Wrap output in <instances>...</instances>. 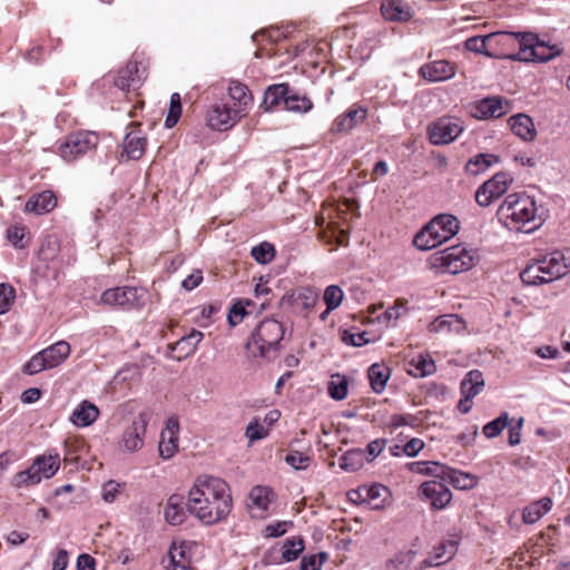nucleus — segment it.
Segmentation results:
<instances>
[{"instance_id":"18","label":"nucleus","mask_w":570,"mask_h":570,"mask_svg":"<svg viewBox=\"0 0 570 570\" xmlns=\"http://www.w3.org/2000/svg\"><path fill=\"white\" fill-rule=\"evenodd\" d=\"M419 73L430 82L445 81L454 77L455 66L446 60H436L423 65Z\"/></svg>"},{"instance_id":"36","label":"nucleus","mask_w":570,"mask_h":570,"mask_svg":"<svg viewBox=\"0 0 570 570\" xmlns=\"http://www.w3.org/2000/svg\"><path fill=\"white\" fill-rule=\"evenodd\" d=\"M465 328L463 320L455 314L440 316L430 325L433 332L461 333Z\"/></svg>"},{"instance_id":"5","label":"nucleus","mask_w":570,"mask_h":570,"mask_svg":"<svg viewBox=\"0 0 570 570\" xmlns=\"http://www.w3.org/2000/svg\"><path fill=\"white\" fill-rule=\"evenodd\" d=\"M459 228L460 223L455 216L440 214L415 235L413 243L420 250H430L455 236Z\"/></svg>"},{"instance_id":"50","label":"nucleus","mask_w":570,"mask_h":570,"mask_svg":"<svg viewBox=\"0 0 570 570\" xmlns=\"http://www.w3.org/2000/svg\"><path fill=\"white\" fill-rule=\"evenodd\" d=\"M26 227L20 225L10 226L7 229L8 240L17 248H24L27 246Z\"/></svg>"},{"instance_id":"47","label":"nucleus","mask_w":570,"mask_h":570,"mask_svg":"<svg viewBox=\"0 0 570 570\" xmlns=\"http://www.w3.org/2000/svg\"><path fill=\"white\" fill-rule=\"evenodd\" d=\"M313 108V102L306 96L288 95L285 99V109L295 112H307Z\"/></svg>"},{"instance_id":"56","label":"nucleus","mask_w":570,"mask_h":570,"mask_svg":"<svg viewBox=\"0 0 570 570\" xmlns=\"http://www.w3.org/2000/svg\"><path fill=\"white\" fill-rule=\"evenodd\" d=\"M268 434V431L259 424V422L256 420L254 422H250L247 428L245 435L249 440V442L259 441L264 438H266Z\"/></svg>"},{"instance_id":"60","label":"nucleus","mask_w":570,"mask_h":570,"mask_svg":"<svg viewBox=\"0 0 570 570\" xmlns=\"http://www.w3.org/2000/svg\"><path fill=\"white\" fill-rule=\"evenodd\" d=\"M385 445H386L385 439H376V440L371 441L367 444L366 451H365L366 461L371 462L376 456H379L382 453V451L384 450Z\"/></svg>"},{"instance_id":"43","label":"nucleus","mask_w":570,"mask_h":570,"mask_svg":"<svg viewBox=\"0 0 570 570\" xmlns=\"http://www.w3.org/2000/svg\"><path fill=\"white\" fill-rule=\"evenodd\" d=\"M365 494L367 503L372 504L373 509H380L385 498L389 497L390 491L382 484H373L365 487Z\"/></svg>"},{"instance_id":"17","label":"nucleus","mask_w":570,"mask_h":570,"mask_svg":"<svg viewBox=\"0 0 570 570\" xmlns=\"http://www.w3.org/2000/svg\"><path fill=\"white\" fill-rule=\"evenodd\" d=\"M510 110V102L498 96L487 97L475 104L473 116L478 119L500 118Z\"/></svg>"},{"instance_id":"6","label":"nucleus","mask_w":570,"mask_h":570,"mask_svg":"<svg viewBox=\"0 0 570 570\" xmlns=\"http://www.w3.org/2000/svg\"><path fill=\"white\" fill-rule=\"evenodd\" d=\"M511 36H513L520 45L519 52L511 57L513 60L547 62L561 53V49L539 40L535 33L511 32Z\"/></svg>"},{"instance_id":"22","label":"nucleus","mask_w":570,"mask_h":570,"mask_svg":"<svg viewBox=\"0 0 570 570\" xmlns=\"http://www.w3.org/2000/svg\"><path fill=\"white\" fill-rule=\"evenodd\" d=\"M381 13L387 21L406 22L412 18L411 8L401 0L383 1Z\"/></svg>"},{"instance_id":"41","label":"nucleus","mask_w":570,"mask_h":570,"mask_svg":"<svg viewBox=\"0 0 570 570\" xmlns=\"http://www.w3.org/2000/svg\"><path fill=\"white\" fill-rule=\"evenodd\" d=\"M304 550V540L301 537L287 538L282 549V561L291 562L296 560Z\"/></svg>"},{"instance_id":"57","label":"nucleus","mask_w":570,"mask_h":570,"mask_svg":"<svg viewBox=\"0 0 570 570\" xmlns=\"http://www.w3.org/2000/svg\"><path fill=\"white\" fill-rule=\"evenodd\" d=\"M491 37V35L487 37H471L465 40V48L469 51L475 53H485L490 56L487 51V40Z\"/></svg>"},{"instance_id":"34","label":"nucleus","mask_w":570,"mask_h":570,"mask_svg":"<svg viewBox=\"0 0 570 570\" xmlns=\"http://www.w3.org/2000/svg\"><path fill=\"white\" fill-rule=\"evenodd\" d=\"M42 459H35L29 469L16 473L12 478V485L16 488H23L40 483L42 479L39 473L38 465L42 463Z\"/></svg>"},{"instance_id":"63","label":"nucleus","mask_w":570,"mask_h":570,"mask_svg":"<svg viewBox=\"0 0 570 570\" xmlns=\"http://www.w3.org/2000/svg\"><path fill=\"white\" fill-rule=\"evenodd\" d=\"M203 282V273L200 269L194 271L181 282V287L186 291H193Z\"/></svg>"},{"instance_id":"33","label":"nucleus","mask_w":570,"mask_h":570,"mask_svg":"<svg viewBox=\"0 0 570 570\" xmlns=\"http://www.w3.org/2000/svg\"><path fill=\"white\" fill-rule=\"evenodd\" d=\"M70 345L66 341H59L49 347L42 350L45 360L49 368L60 365L70 354Z\"/></svg>"},{"instance_id":"58","label":"nucleus","mask_w":570,"mask_h":570,"mask_svg":"<svg viewBox=\"0 0 570 570\" xmlns=\"http://www.w3.org/2000/svg\"><path fill=\"white\" fill-rule=\"evenodd\" d=\"M285 462L296 470L305 469L308 465L309 458L301 452H291L285 456Z\"/></svg>"},{"instance_id":"64","label":"nucleus","mask_w":570,"mask_h":570,"mask_svg":"<svg viewBox=\"0 0 570 570\" xmlns=\"http://www.w3.org/2000/svg\"><path fill=\"white\" fill-rule=\"evenodd\" d=\"M423 446L424 442L421 439L414 438L403 445V453L407 456H416Z\"/></svg>"},{"instance_id":"54","label":"nucleus","mask_w":570,"mask_h":570,"mask_svg":"<svg viewBox=\"0 0 570 570\" xmlns=\"http://www.w3.org/2000/svg\"><path fill=\"white\" fill-rule=\"evenodd\" d=\"M420 424V419L413 414H393L390 419V426L397 429L401 426L415 428Z\"/></svg>"},{"instance_id":"11","label":"nucleus","mask_w":570,"mask_h":570,"mask_svg":"<svg viewBox=\"0 0 570 570\" xmlns=\"http://www.w3.org/2000/svg\"><path fill=\"white\" fill-rule=\"evenodd\" d=\"M512 181L513 178L505 171L495 174L476 189L475 202L482 207L489 206L507 193Z\"/></svg>"},{"instance_id":"23","label":"nucleus","mask_w":570,"mask_h":570,"mask_svg":"<svg viewBox=\"0 0 570 570\" xmlns=\"http://www.w3.org/2000/svg\"><path fill=\"white\" fill-rule=\"evenodd\" d=\"M99 416V409L91 402L83 400L72 411L70 422L77 428L91 425Z\"/></svg>"},{"instance_id":"62","label":"nucleus","mask_w":570,"mask_h":570,"mask_svg":"<svg viewBox=\"0 0 570 570\" xmlns=\"http://www.w3.org/2000/svg\"><path fill=\"white\" fill-rule=\"evenodd\" d=\"M120 483L114 480H110L107 483H105L102 488V499L108 503L114 502L116 500L117 494L120 491Z\"/></svg>"},{"instance_id":"44","label":"nucleus","mask_w":570,"mask_h":570,"mask_svg":"<svg viewBox=\"0 0 570 570\" xmlns=\"http://www.w3.org/2000/svg\"><path fill=\"white\" fill-rule=\"evenodd\" d=\"M509 414L507 412L501 413L497 419L490 421L483 426V434L488 439L497 438L509 424Z\"/></svg>"},{"instance_id":"48","label":"nucleus","mask_w":570,"mask_h":570,"mask_svg":"<svg viewBox=\"0 0 570 570\" xmlns=\"http://www.w3.org/2000/svg\"><path fill=\"white\" fill-rule=\"evenodd\" d=\"M344 298L343 289L337 285H330L324 291L323 299L327 306V311L337 308Z\"/></svg>"},{"instance_id":"40","label":"nucleus","mask_w":570,"mask_h":570,"mask_svg":"<svg viewBox=\"0 0 570 570\" xmlns=\"http://www.w3.org/2000/svg\"><path fill=\"white\" fill-rule=\"evenodd\" d=\"M328 395L336 401H342L348 393V380L345 375L333 374L327 384Z\"/></svg>"},{"instance_id":"9","label":"nucleus","mask_w":570,"mask_h":570,"mask_svg":"<svg viewBox=\"0 0 570 570\" xmlns=\"http://www.w3.org/2000/svg\"><path fill=\"white\" fill-rule=\"evenodd\" d=\"M99 138L94 131H77L67 136L65 142L60 145V155L63 160L70 163L78 157L96 148Z\"/></svg>"},{"instance_id":"2","label":"nucleus","mask_w":570,"mask_h":570,"mask_svg":"<svg viewBox=\"0 0 570 570\" xmlns=\"http://www.w3.org/2000/svg\"><path fill=\"white\" fill-rule=\"evenodd\" d=\"M497 217L509 229L521 230L530 225L527 232L533 230L543 222L535 199L525 193L509 194L499 206Z\"/></svg>"},{"instance_id":"19","label":"nucleus","mask_w":570,"mask_h":570,"mask_svg":"<svg viewBox=\"0 0 570 570\" xmlns=\"http://www.w3.org/2000/svg\"><path fill=\"white\" fill-rule=\"evenodd\" d=\"M367 116V109L362 106H352L348 110L338 116L332 126L333 132L345 134L357 125L362 124Z\"/></svg>"},{"instance_id":"12","label":"nucleus","mask_w":570,"mask_h":570,"mask_svg":"<svg viewBox=\"0 0 570 570\" xmlns=\"http://www.w3.org/2000/svg\"><path fill=\"white\" fill-rule=\"evenodd\" d=\"M142 296V292L139 293L137 287L122 286L106 289L101 294L100 301L112 307L134 308L140 305Z\"/></svg>"},{"instance_id":"8","label":"nucleus","mask_w":570,"mask_h":570,"mask_svg":"<svg viewBox=\"0 0 570 570\" xmlns=\"http://www.w3.org/2000/svg\"><path fill=\"white\" fill-rule=\"evenodd\" d=\"M464 130L463 121L452 116H443L428 126V137L432 145L453 142Z\"/></svg>"},{"instance_id":"31","label":"nucleus","mask_w":570,"mask_h":570,"mask_svg":"<svg viewBox=\"0 0 570 570\" xmlns=\"http://www.w3.org/2000/svg\"><path fill=\"white\" fill-rule=\"evenodd\" d=\"M444 482L450 483L459 490H471L478 485L479 478L472 473L449 466Z\"/></svg>"},{"instance_id":"37","label":"nucleus","mask_w":570,"mask_h":570,"mask_svg":"<svg viewBox=\"0 0 570 570\" xmlns=\"http://www.w3.org/2000/svg\"><path fill=\"white\" fill-rule=\"evenodd\" d=\"M203 337L204 334L200 331L193 330L188 335L183 336L175 343L173 351L178 352V358L187 357L196 351V347Z\"/></svg>"},{"instance_id":"52","label":"nucleus","mask_w":570,"mask_h":570,"mask_svg":"<svg viewBox=\"0 0 570 570\" xmlns=\"http://www.w3.org/2000/svg\"><path fill=\"white\" fill-rule=\"evenodd\" d=\"M449 466L436 461H425L424 475L433 476L434 480L445 481Z\"/></svg>"},{"instance_id":"53","label":"nucleus","mask_w":570,"mask_h":570,"mask_svg":"<svg viewBox=\"0 0 570 570\" xmlns=\"http://www.w3.org/2000/svg\"><path fill=\"white\" fill-rule=\"evenodd\" d=\"M16 298V291L12 286L0 284V315L9 311Z\"/></svg>"},{"instance_id":"46","label":"nucleus","mask_w":570,"mask_h":570,"mask_svg":"<svg viewBox=\"0 0 570 570\" xmlns=\"http://www.w3.org/2000/svg\"><path fill=\"white\" fill-rule=\"evenodd\" d=\"M250 256L258 263V264H267L269 263L274 256H275V247L273 244L268 242H263L257 246H254L250 250Z\"/></svg>"},{"instance_id":"25","label":"nucleus","mask_w":570,"mask_h":570,"mask_svg":"<svg viewBox=\"0 0 570 570\" xmlns=\"http://www.w3.org/2000/svg\"><path fill=\"white\" fill-rule=\"evenodd\" d=\"M509 125L514 135L524 141H532L537 137L533 120L525 114H518L509 118Z\"/></svg>"},{"instance_id":"3","label":"nucleus","mask_w":570,"mask_h":570,"mask_svg":"<svg viewBox=\"0 0 570 570\" xmlns=\"http://www.w3.org/2000/svg\"><path fill=\"white\" fill-rule=\"evenodd\" d=\"M568 273V265L560 252L549 253L530 263L521 273L523 284L539 286L552 283Z\"/></svg>"},{"instance_id":"61","label":"nucleus","mask_w":570,"mask_h":570,"mask_svg":"<svg viewBox=\"0 0 570 570\" xmlns=\"http://www.w3.org/2000/svg\"><path fill=\"white\" fill-rule=\"evenodd\" d=\"M366 335H367L366 332L350 333V332L345 331L343 333L342 340L347 345L363 346L368 343V338H366Z\"/></svg>"},{"instance_id":"15","label":"nucleus","mask_w":570,"mask_h":570,"mask_svg":"<svg viewBox=\"0 0 570 570\" xmlns=\"http://www.w3.org/2000/svg\"><path fill=\"white\" fill-rule=\"evenodd\" d=\"M420 492L430 502L432 510H443L452 501V492L444 481H425L420 485Z\"/></svg>"},{"instance_id":"21","label":"nucleus","mask_w":570,"mask_h":570,"mask_svg":"<svg viewBox=\"0 0 570 570\" xmlns=\"http://www.w3.org/2000/svg\"><path fill=\"white\" fill-rule=\"evenodd\" d=\"M228 95L234 101L233 107L236 110H240V115L246 116L253 104V96L247 86L237 80H230L228 83Z\"/></svg>"},{"instance_id":"29","label":"nucleus","mask_w":570,"mask_h":570,"mask_svg":"<svg viewBox=\"0 0 570 570\" xmlns=\"http://www.w3.org/2000/svg\"><path fill=\"white\" fill-rule=\"evenodd\" d=\"M552 508V500L544 497L538 501H534L527 505L522 512V520L527 524H533L538 522L543 515H546Z\"/></svg>"},{"instance_id":"59","label":"nucleus","mask_w":570,"mask_h":570,"mask_svg":"<svg viewBox=\"0 0 570 570\" xmlns=\"http://www.w3.org/2000/svg\"><path fill=\"white\" fill-rule=\"evenodd\" d=\"M289 525H292L291 521H277L266 525L264 532L267 538H278L287 532Z\"/></svg>"},{"instance_id":"38","label":"nucleus","mask_w":570,"mask_h":570,"mask_svg":"<svg viewBox=\"0 0 570 570\" xmlns=\"http://www.w3.org/2000/svg\"><path fill=\"white\" fill-rule=\"evenodd\" d=\"M367 376L372 390L380 394L385 390L386 382L390 379V368L383 364L374 363L368 367Z\"/></svg>"},{"instance_id":"27","label":"nucleus","mask_w":570,"mask_h":570,"mask_svg":"<svg viewBox=\"0 0 570 570\" xmlns=\"http://www.w3.org/2000/svg\"><path fill=\"white\" fill-rule=\"evenodd\" d=\"M458 550V540L451 539L444 542H441L439 546L434 547L433 552L430 554L429 559L425 560L426 566H440L451 560Z\"/></svg>"},{"instance_id":"24","label":"nucleus","mask_w":570,"mask_h":570,"mask_svg":"<svg viewBox=\"0 0 570 570\" xmlns=\"http://www.w3.org/2000/svg\"><path fill=\"white\" fill-rule=\"evenodd\" d=\"M57 206V198L51 190L32 195L24 205V210L43 215L51 212Z\"/></svg>"},{"instance_id":"49","label":"nucleus","mask_w":570,"mask_h":570,"mask_svg":"<svg viewBox=\"0 0 570 570\" xmlns=\"http://www.w3.org/2000/svg\"><path fill=\"white\" fill-rule=\"evenodd\" d=\"M181 115V102L179 94H173L170 97L169 110L165 120L167 128H173Z\"/></svg>"},{"instance_id":"20","label":"nucleus","mask_w":570,"mask_h":570,"mask_svg":"<svg viewBox=\"0 0 570 570\" xmlns=\"http://www.w3.org/2000/svg\"><path fill=\"white\" fill-rule=\"evenodd\" d=\"M188 505L181 494H173L168 498L165 507V519L171 525L181 524L187 517Z\"/></svg>"},{"instance_id":"42","label":"nucleus","mask_w":570,"mask_h":570,"mask_svg":"<svg viewBox=\"0 0 570 570\" xmlns=\"http://www.w3.org/2000/svg\"><path fill=\"white\" fill-rule=\"evenodd\" d=\"M273 492L267 487H254L248 495L249 507H255L262 511L267 510Z\"/></svg>"},{"instance_id":"35","label":"nucleus","mask_w":570,"mask_h":570,"mask_svg":"<svg viewBox=\"0 0 570 570\" xmlns=\"http://www.w3.org/2000/svg\"><path fill=\"white\" fill-rule=\"evenodd\" d=\"M434 361L429 355H419L407 363L406 372L414 377H425L435 372Z\"/></svg>"},{"instance_id":"7","label":"nucleus","mask_w":570,"mask_h":570,"mask_svg":"<svg viewBox=\"0 0 570 570\" xmlns=\"http://www.w3.org/2000/svg\"><path fill=\"white\" fill-rule=\"evenodd\" d=\"M431 264L442 273L458 274L473 266V257L464 247L456 245L434 253Z\"/></svg>"},{"instance_id":"4","label":"nucleus","mask_w":570,"mask_h":570,"mask_svg":"<svg viewBox=\"0 0 570 570\" xmlns=\"http://www.w3.org/2000/svg\"><path fill=\"white\" fill-rule=\"evenodd\" d=\"M284 333V327L278 321L274 318L262 321L250 340L246 343L248 356L253 358L272 357V355L276 354Z\"/></svg>"},{"instance_id":"32","label":"nucleus","mask_w":570,"mask_h":570,"mask_svg":"<svg viewBox=\"0 0 570 570\" xmlns=\"http://www.w3.org/2000/svg\"><path fill=\"white\" fill-rule=\"evenodd\" d=\"M140 85L138 76V66L136 62H128L124 68L118 71L115 79V86L121 90L137 88Z\"/></svg>"},{"instance_id":"39","label":"nucleus","mask_w":570,"mask_h":570,"mask_svg":"<svg viewBox=\"0 0 570 570\" xmlns=\"http://www.w3.org/2000/svg\"><path fill=\"white\" fill-rule=\"evenodd\" d=\"M366 461L365 451L362 449H352L346 451L340 459V466L348 472L360 470Z\"/></svg>"},{"instance_id":"16","label":"nucleus","mask_w":570,"mask_h":570,"mask_svg":"<svg viewBox=\"0 0 570 570\" xmlns=\"http://www.w3.org/2000/svg\"><path fill=\"white\" fill-rule=\"evenodd\" d=\"M179 421L177 416H170L165 429L161 431L158 445L159 455L165 459H171L178 451L179 441Z\"/></svg>"},{"instance_id":"13","label":"nucleus","mask_w":570,"mask_h":570,"mask_svg":"<svg viewBox=\"0 0 570 570\" xmlns=\"http://www.w3.org/2000/svg\"><path fill=\"white\" fill-rule=\"evenodd\" d=\"M244 116L240 110L226 104H216L212 106L206 115L207 125L218 131H226L233 128Z\"/></svg>"},{"instance_id":"45","label":"nucleus","mask_w":570,"mask_h":570,"mask_svg":"<svg viewBox=\"0 0 570 570\" xmlns=\"http://www.w3.org/2000/svg\"><path fill=\"white\" fill-rule=\"evenodd\" d=\"M37 459H42V463L39 466V473L42 478L49 479L56 474L60 466V456L59 454H49L48 456L41 455Z\"/></svg>"},{"instance_id":"1","label":"nucleus","mask_w":570,"mask_h":570,"mask_svg":"<svg viewBox=\"0 0 570 570\" xmlns=\"http://www.w3.org/2000/svg\"><path fill=\"white\" fill-rule=\"evenodd\" d=\"M187 505L188 511L203 523H218L233 508L229 485L220 478L200 475L188 492Z\"/></svg>"},{"instance_id":"28","label":"nucleus","mask_w":570,"mask_h":570,"mask_svg":"<svg viewBox=\"0 0 570 570\" xmlns=\"http://www.w3.org/2000/svg\"><path fill=\"white\" fill-rule=\"evenodd\" d=\"M498 163H500L499 156L494 154L481 153L466 161L464 170L468 175L478 176Z\"/></svg>"},{"instance_id":"51","label":"nucleus","mask_w":570,"mask_h":570,"mask_svg":"<svg viewBox=\"0 0 570 570\" xmlns=\"http://www.w3.org/2000/svg\"><path fill=\"white\" fill-rule=\"evenodd\" d=\"M49 366L45 360L42 352L40 351L36 355H33L24 365L23 372L33 375L40 373L41 371L48 370Z\"/></svg>"},{"instance_id":"26","label":"nucleus","mask_w":570,"mask_h":570,"mask_svg":"<svg viewBox=\"0 0 570 570\" xmlns=\"http://www.w3.org/2000/svg\"><path fill=\"white\" fill-rule=\"evenodd\" d=\"M147 140L139 130L128 132L124 138V154L128 159H140L146 150Z\"/></svg>"},{"instance_id":"10","label":"nucleus","mask_w":570,"mask_h":570,"mask_svg":"<svg viewBox=\"0 0 570 570\" xmlns=\"http://www.w3.org/2000/svg\"><path fill=\"white\" fill-rule=\"evenodd\" d=\"M149 420L150 414L148 412H140L131 424L124 430L119 442V449L122 452L135 453L142 449Z\"/></svg>"},{"instance_id":"14","label":"nucleus","mask_w":570,"mask_h":570,"mask_svg":"<svg viewBox=\"0 0 570 570\" xmlns=\"http://www.w3.org/2000/svg\"><path fill=\"white\" fill-rule=\"evenodd\" d=\"M484 387L483 374L479 370H472L466 373L461 381L460 390L463 399L460 400L458 409L461 413H468L472 407V399L482 392Z\"/></svg>"},{"instance_id":"55","label":"nucleus","mask_w":570,"mask_h":570,"mask_svg":"<svg viewBox=\"0 0 570 570\" xmlns=\"http://www.w3.org/2000/svg\"><path fill=\"white\" fill-rule=\"evenodd\" d=\"M325 560L326 554L324 552L320 554L305 556L301 561V570H321Z\"/></svg>"},{"instance_id":"30","label":"nucleus","mask_w":570,"mask_h":570,"mask_svg":"<svg viewBox=\"0 0 570 570\" xmlns=\"http://www.w3.org/2000/svg\"><path fill=\"white\" fill-rule=\"evenodd\" d=\"M289 95V87L287 83H276L269 86L264 94L262 107L265 111H269L281 102L285 104V99Z\"/></svg>"}]
</instances>
